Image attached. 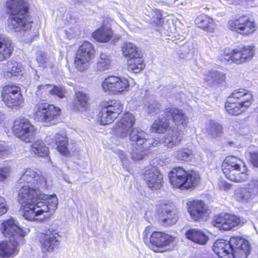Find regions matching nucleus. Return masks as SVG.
I'll return each instance as SVG.
<instances>
[{"instance_id": "37", "label": "nucleus", "mask_w": 258, "mask_h": 258, "mask_svg": "<svg viewBox=\"0 0 258 258\" xmlns=\"http://www.w3.org/2000/svg\"><path fill=\"white\" fill-rule=\"evenodd\" d=\"M5 77L6 78H11L13 76L20 75L22 72V67L20 64L16 62L9 61L4 68Z\"/></svg>"}, {"instance_id": "50", "label": "nucleus", "mask_w": 258, "mask_h": 258, "mask_svg": "<svg viewBox=\"0 0 258 258\" xmlns=\"http://www.w3.org/2000/svg\"><path fill=\"white\" fill-rule=\"evenodd\" d=\"M247 186H249L250 189L252 190L255 196L258 197V178L251 179L247 184Z\"/></svg>"}, {"instance_id": "17", "label": "nucleus", "mask_w": 258, "mask_h": 258, "mask_svg": "<svg viewBox=\"0 0 258 258\" xmlns=\"http://www.w3.org/2000/svg\"><path fill=\"white\" fill-rule=\"evenodd\" d=\"M136 122V117L130 112H125L122 118L116 123L113 129V134L117 137L124 138L134 128L133 126Z\"/></svg>"}, {"instance_id": "10", "label": "nucleus", "mask_w": 258, "mask_h": 258, "mask_svg": "<svg viewBox=\"0 0 258 258\" xmlns=\"http://www.w3.org/2000/svg\"><path fill=\"white\" fill-rule=\"evenodd\" d=\"M144 241L148 246L158 248H165L173 244L175 238L166 233L154 231L150 232V228L146 227L144 231Z\"/></svg>"}, {"instance_id": "31", "label": "nucleus", "mask_w": 258, "mask_h": 258, "mask_svg": "<svg viewBox=\"0 0 258 258\" xmlns=\"http://www.w3.org/2000/svg\"><path fill=\"white\" fill-rule=\"evenodd\" d=\"M54 140L58 151L63 155H69L70 152L68 149V140L66 134L61 132L57 133L55 135Z\"/></svg>"}, {"instance_id": "55", "label": "nucleus", "mask_w": 258, "mask_h": 258, "mask_svg": "<svg viewBox=\"0 0 258 258\" xmlns=\"http://www.w3.org/2000/svg\"><path fill=\"white\" fill-rule=\"evenodd\" d=\"M117 154L119 156V158L122 161V163L125 162L126 159V156L125 154L122 151L120 150H118L117 152Z\"/></svg>"}, {"instance_id": "36", "label": "nucleus", "mask_w": 258, "mask_h": 258, "mask_svg": "<svg viewBox=\"0 0 258 258\" xmlns=\"http://www.w3.org/2000/svg\"><path fill=\"white\" fill-rule=\"evenodd\" d=\"M182 139V136L181 133L175 131L169 133L166 137L162 139V141L168 148H173L179 145Z\"/></svg>"}, {"instance_id": "6", "label": "nucleus", "mask_w": 258, "mask_h": 258, "mask_svg": "<svg viewBox=\"0 0 258 258\" xmlns=\"http://www.w3.org/2000/svg\"><path fill=\"white\" fill-rule=\"evenodd\" d=\"M130 140L139 148H134L131 152L132 159L136 161L142 159L146 152L154 146L153 140L150 136L138 127H134L131 132Z\"/></svg>"}, {"instance_id": "53", "label": "nucleus", "mask_w": 258, "mask_h": 258, "mask_svg": "<svg viewBox=\"0 0 258 258\" xmlns=\"http://www.w3.org/2000/svg\"><path fill=\"white\" fill-rule=\"evenodd\" d=\"M250 159L253 165L258 167V152H254L251 153Z\"/></svg>"}, {"instance_id": "42", "label": "nucleus", "mask_w": 258, "mask_h": 258, "mask_svg": "<svg viewBox=\"0 0 258 258\" xmlns=\"http://www.w3.org/2000/svg\"><path fill=\"white\" fill-rule=\"evenodd\" d=\"M144 109L148 114L155 115L160 112L161 105L157 100L150 98L145 103Z\"/></svg>"}, {"instance_id": "33", "label": "nucleus", "mask_w": 258, "mask_h": 258, "mask_svg": "<svg viewBox=\"0 0 258 258\" xmlns=\"http://www.w3.org/2000/svg\"><path fill=\"white\" fill-rule=\"evenodd\" d=\"M88 99L89 97L86 93L80 91L76 92L73 103L74 108L78 111L85 110L88 105Z\"/></svg>"}, {"instance_id": "39", "label": "nucleus", "mask_w": 258, "mask_h": 258, "mask_svg": "<svg viewBox=\"0 0 258 258\" xmlns=\"http://www.w3.org/2000/svg\"><path fill=\"white\" fill-rule=\"evenodd\" d=\"M173 156L177 160L184 162L190 161L194 157L192 150L187 148L178 149L173 152Z\"/></svg>"}, {"instance_id": "61", "label": "nucleus", "mask_w": 258, "mask_h": 258, "mask_svg": "<svg viewBox=\"0 0 258 258\" xmlns=\"http://www.w3.org/2000/svg\"><path fill=\"white\" fill-rule=\"evenodd\" d=\"M39 78V76L38 75H36V79H38Z\"/></svg>"}, {"instance_id": "57", "label": "nucleus", "mask_w": 258, "mask_h": 258, "mask_svg": "<svg viewBox=\"0 0 258 258\" xmlns=\"http://www.w3.org/2000/svg\"><path fill=\"white\" fill-rule=\"evenodd\" d=\"M6 150L5 149V148L0 146V158L2 157L3 155L6 154Z\"/></svg>"}, {"instance_id": "45", "label": "nucleus", "mask_w": 258, "mask_h": 258, "mask_svg": "<svg viewBox=\"0 0 258 258\" xmlns=\"http://www.w3.org/2000/svg\"><path fill=\"white\" fill-rule=\"evenodd\" d=\"M111 59L107 54L101 53L100 60L97 63L96 68L98 71H104L108 70L111 65Z\"/></svg>"}, {"instance_id": "22", "label": "nucleus", "mask_w": 258, "mask_h": 258, "mask_svg": "<svg viewBox=\"0 0 258 258\" xmlns=\"http://www.w3.org/2000/svg\"><path fill=\"white\" fill-rule=\"evenodd\" d=\"M159 220L164 226L174 224L177 220V215L175 209L171 206L163 205L159 210Z\"/></svg>"}, {"instance_id": "9", "label": "nucleus", "mask_w": 258, "mask_h": 258, "mask_svg": "<svg viewBox=\"0 0 258 258\" xmlns=\"http://www.w3.org/2000/svg\"><path fill=\"white\" fill-rule=\"evenodd\" d=\"M61 113L59 108L46 102H39L33 109L35 119L49 123L55 119Z\"/></svg>"}, {"instance_id": "27", "label": "nucleus", "mask_w": 258, "mask_h": 258, "mask_svg": "<svg viewBox=\"0 0 258 258\" xmlns=\"http://www.w3.org/2000/svg\"><path fill=\"white\" fill-rule=\"evenodd\" d=\"M214 251L220 257L231 258L232 249H230L228 241L224 239L216 240L213 244Z\"/></svg>"}, {"instance_id": "19", "label": "nucleus", "mask_w": 258, "mask_h": 258, "mask_svg": "<svg viewBox=\"0 0 258 258\" xmlns=\"http://www.w3.org/2000/svg\"><path fill=\"white\" fill-rule=\"evenodd\" d=\"M143 179L152 190L160 189L163 184V175L156 166L151 165L145 168Z\"/></svg>"}, {"instance_id": "1", "label": "nucleus", "mask_w": 258, "mask_h": 258, "mask_svg": "<svg viewBox=\"0 0 258 258\" xmlns=\"http://www.w3.org/2000/svg\"><path fill=\"white\" fill-rule=\"evenodd\" d=\"M18 181L20 184H26L18 194L24 218L39 221L49 218L57 209L58 200L55 195L43 194L47 188L46 178L35 170L27 168Z\"/></svg>"}, {"instance_id": "58", "label": "nucleus", "mask_w": 258, "mask_h": 258, "mask_svg": "<svg viewBox=\"0 0 258 258\" xmlns=\"http://www.w3.org/2000/svg\"><path fill=\"white\" fill-rule=\"evenodd\" d=\"M5 118L4 115L2 112H0V125L4 120Z\"/></svg>"}, {"instance_id": "54", "label": "nucleus", "mask_w": 258, "mask_h": 258, "mask_svg": "<svg viewBox=\"0 0 258 258\" xmlns=\"http://www.w3.org/2000/svg\"><path fill=\"white\" fill-rule=\"evenodd\" d=\"M220 187L223 189L227 190L231 188V185L226 181H221L220 184Z\"/></svg>"}, {"instance_id": "47", "label": "nucleus", "mask_w": 258, "mask_h": 258, "mask_svg": "<svg viewBox=\"0 0 258 258\" xmlns=\"http://www.w3.org/2000/svg\"><path fill=\"white\" fill-rule=\"evenodd\" d=\"M36 60L40 67H42L43 68L51 67V63L45 53L42 52L38 54Z\"/></svg>"}, {"instance_id": "23", "label": "nucleus", "mask_w": 258, "mask_h": 258, "mask_svg": "<svg viewBox=\"0 0 258 258\" xmlns=\"http://www.w3.org/2000/svg\"><path fill=\"white\" fill-rule=\"evenodd\" d=\"M228 244L230 245V249H237V245L240 244V247H243V250H240L239 253H232L231 254V258H246L249 253V244L247 241L244 239L238 237L234 236L230 238L228 241Z\"/></svg>"}, {"instance_id": "28", "label": "nucleus", "mask_w": 258, "mask_h": 258, "mask_svg": "<svg viewBox=\"0 0 258 258\" xmlns=\"http://www.w3.org/2000/svg\"><path fill=\"white\" fill-rule=\"evenodd\" d=\"M225 75L217 71H208L204 73V80L207 85L215 87L225 81Z\"/></svg>"}, {"instance_id": "7", "label": "nucleus", "mask_w": 258, "mask_h": 258, "mask_svg": "<svg viewBox=\"0 0 258 258\" xmlns=\"http://www.w3.org/2000/svg\"><path fill=\"white\" fill-rule=\"evenodd\" d=\"M94 54L95 50L92 44L88 41H84L74 56L75 68L80 72H85L89 68Z\"/></svg>"}, {"instance_id": "49", "label": "nucleus", "mask_w": 258, "mask_h": 258, "mask_svg": "<svg viewBox=\"0 0 258 258\" xmlns=\"http://www.w3.org/2000/svg\"><path fill=\"white\" fill-rule=\"evenodd\" d=\"M152 16V21L157 25H160L162 23V15L161 11L157 9L153 10Z\"/></svg>"}, {"instance_id": "21", "label": "nucleus", "mask_w": 258, "mask_h": 258, "mask_svg": "<svg viewBox=\"0 0 258 258\" xmlns=\"http://www.w3.org/2000/svg\"><path fill=\"white\" fill-rule=\"evenodd\" d=\"M241 220L239 217L227 213H222L216 216L213 225L220 230H229L238 225Z\"/></svg>"}, {"instance_id": "30", "label": "nucleus", "mask_w": 258, "mask_h": 258, "mask_svg": "<svg viewBox=\"0 0 258 258\" xmlns=\"http://www.w3.org/2000/svg\"><path fill=\"white\" fill-rule=\"evenodd\" d=\"M13 51L11 40L9 38L0 36V61L10 57Z\"/></svg>"}, {"instance_id": "52", "label": "nucleus", "mask_w": 258, "mask_h": 258, "mask_svg": "<svg viewBox=\"0 0 258 258\" xmlns=\"http://www.w3.org/2000/svg\"><path fill=\"white\" fill-rule=\"evenodd\" d=\"M10 175V170L7 167L0 168V181H5Z\"/></svg>"}, {"instance_id": "44", "label": "nucleus", "mask_w": 258, "mask_h": 258, "mask_svg": "<svg viewBox=\"0 0 258 258\" xmlns=\"http://www.w3.org/2000/svg\"><path fill=\"white\" fill-rule=\"evenodd\" d=\"M69 20H67L68 24L73 25L68 29L66 30L64 33L66 37L69 39H71L77 35L80 32L79 27L76 24V20L74 18L70 16Z\"/></svg>"}, {"instance_id": "14", "label": "nucleus", "mask_w": 258, "mask_h": 258, "mask_svg": "<svg viewBox=\"0 0 258 258\" xmlns=\"http://www.w3.org/2000/svg\"><path fill=\"white\" fill-rule=\"evenodd\" d=\"M229 28L238 33L247 35L255 30L254 22L245 15L236 16L228 22Z\"/></svg>"}, {"instance_id": "35", "label": "nucleus", "mask_w": 258, "mask_h": 258, "mask_svg": "<svg viewBox=\"0 0 258 258\" xmlns=\"http://www.w3.org/2000/svg\"><path fill=\"white\" fill-rule=\"evenodd\" d=\"M187 238L195 243L201 245L205 244L208 240V237L201 231L191 229L186 233Z\"/></svg>"}, {"instance_id": "46", "label": "nucleus", "mask_w": 258, "mask_h": 258, "mask_svg": "<svg viewBox=\"0 0 258 258\" xmlns=\"http://www.w3.org/2000/svg\"><path fill=\"white\" fill-rule=\"evenodd\" d=\"M52 85L50 84L38 85L36 95L38 97H42L43 95L50 94L52 92Z\"/></svg>"}, {"instance_id": "15", "label": "nucleus", "mask_w": 258, "mask_h": 258, "mask_svg": "<svg viewBox=\"0 0 258 258\" xmlns=\"http://www.w3.org/2000/svg\"><path fill=\"white\" fill-rule=\"evenodd\" d=\"M2 96L3 101L9 107H20L23 103L24 100L20 88L15 85L4 87L2 90Z\"/></svg>"}, {"instance_id": "8", "label": "nucleus", "mask_w": 258, "mask_h": 258, "mask_svg": "<svg viewBox=\"0 0 258 258\" xmlns=\"http://www.w3.org/2000/svg\"><path fill=\"white\" fill-rule=\"evenodd\" d=\"M255 53V48L253 45L244 46L230 51L225 49L221 61L232 62L240 64L252 59Z\"/></svg>"}, {"instance_id": "40", "label": "nucleus", "mask_w": 258, "mask_h": 258, "mask_svg": "<svg viewBox=\"0 0 258 258\" xmlns=\"http://www.w3.org/2000/svg\"><path fill=\"white\" fill-rule=\"evenodd\" d=\"M205 130L207 134L216 138L222 134V126L217 122L209 120L206 125Z\"/></svg>"}, {"instance_id": "34", "label": "nucleus", "mask_w": 258, "mask_h": 258, "mask_svg": "<svg viewBox=\"0 0 258 258\" xmlns=\"http://www.w3.org/2000/svg\"><path fill=\"white\" fill-rule=\"evenodd\" d=\"M196 24L199 27L207 32L214 31L215 25L213 20L206 15H202L197 17L195 20Z\"/></svg>"}, {"instance_id": "43", "label": "nucleus", "mask_w": 258, "mask_h": 258, "mask_svg": "<svg viewBox=\"0 0 258 258\" xmlns=\"http://www.w3.org/2000/svg\"><path fill=\"white\" fill-rule=\"evenodd\" d=\"M122 51L123 55L130 59L140 56L137 46L130 42H126L123 44Z\"/></svg>"}, {"instance_id": "51", "label": "nucleus", "mask_w": 258, "mask_h": 258, "mask_svg": "<svg viewBox=\"0 0 258 258\" xmlns=\"http://www.w3.org/2000/svg\"><path fill=\"white\" fill-rule=\"evenodd\" d=\"M8 207L5 198L0 196V216H2L7 212Z\"/></svg>"}, {"instance_id": "18", "label": "nucleus", "mask_w": 258, "mask_h": 258, "mask_svg": "<svg viewBox=\"0 0 258 258\" xmlns=\"http://www.w3.org/2000/svg\"><path fill=\"white\" fill-rule=\"evenodd\" d=\"M60 235L55 231L48 230L39 235L41 251L43 253L52 252L59 245Z\"/></svg>"}, {"instance_id": "12", "label": "nucleus", "mask_w": 258, "mask_h": 258, "mask_svg": "<svg viewBox=\"0 0 258 258\" xmlns=\"http://www.w3.org/2000/svg\"><path fill=\"white\" fill-rule=\"evenodd\" d=\"M3 234L17 243H24L25 232L19 226L18 222L11 218L4 221L1 226Z\"/></svg>"}, {"instance_id": "60", "label": "nucleus", "mask_w": 258, "mask_h": 258, "mask_svg": "<svg viewBox=\"0 0 258 258\" xmlns=\"http://www.w3.org/2000/svg\"><path fill=\"white\" fill-rule=\"evenodd\" d=\"M64 179H65V180L66 181V182H68V183H71V181H70L69 180L67 179H66V178H64Z\"/></svg>"}, {"instance_id": "5", "label": "nucleus", "mask_w": 258, "mask_h": 258, "mask_svg": "<svg viewBox=\"0 0 258 258\" xmlns=\"http://www.w3.org/2000/svg\"><path fill=\"white\" fill-rule=\"evenodd\" d=\"M222 171L227 178L234 182H243L248 178L244 162L235 156L226 158L222 164Z\"/></svg>"}, {"instance_id": "13", "label": "nucleus", "mask_w": 258, "mask_h": 258, "mask_svg": "<svg viewBox=\"0 0 258 258\" xmlns=\"http://www.w3.org/2000/svg\"><path fill=\"white\" fill-rule=\"evenodd\" d=\"M14 135L26 143L30 142L36 134V128L24 117L16 120L13 125Z\"/></svg>"}, {"instance_id": "16", "label": "nucleus", "mask_w": 258, "mask_h": 258, "mask_svg": "<svg viewBox=\"0 0 258 258\" xmlns=\"http://www.w3.org/2000/svg\"><path fill=\"white\" fill-rule=\"evenodd\" d=\"M102 87L105 92L113 94L127 92L130 86L127 79L115 76H110L106 78L102 83Z\"/></svg>"}, {"instance_id": "38", "label": "nucleus", "mask_w": 258, "mask_h": 258, "mask_svg": "<svg viewBox=\"0 0 258 258\" xmlns=\"http://www.w3.org/2000/svg\"><path fill=\"white\" fill-rule=\"evenodd\" d=\"M145 68L143 59L140 56L130 59L127 61V69L130 72L139 73Z\"/></svg>"}, {"instance_id": "2", "label": "nucleus", "mask_w": 258, "mask_h": 258, "mask_svg": "<svg viewBox=\"0 0 258 258\" xmlns=\"http://www.w3.org/2000/svg\"><path fill=\"white\" fill-rule=\"evenodd\" d=\"M10 17L8 19L10 28L15 32L27 31L31 28V21L28 15L27 4L23 0H10L6 4Z\"/></svg>"}, {"instance_id": "3", "label": "nucleus", "mask_w": 258, "mask_h": 258, "mask_svg": "<svg viewBox=\"0 0 258 258\" xmlns=\"http://www.w3.org/2000/svg\"><path fill=\"white\" fill-rule=\"evenodd\" d=\"M252 100V95L247 90L242 88L234 90L227 99L226 110L232 115L240 114L250 106Z\"/></svg>"}, {"instance_id": "41", "label": "nucleus", "mask_w": 258, "mask_h": 258, "mask_svg": "<svg viewBox=\"0 0 258 258\" xmlns=\"http://www.w3.org/2000/svg\"><path fill=\"white\" fill-rule=\"evenodd\" d=\"M169 125L168 120L163 117L155 120L151 126V131L157 133H163Z\"/></svg>"}, {"instance_id": "29", "label": "nucleus", "mask_w": 258, "mask_h": 258, "mask_svg": "<svg viewBox=\"0 0 258 258\" xmlns=\"http://www.w3.org/2000/svg\"><path fill=\"white\" fill-rule=\"evenodd\" d=\"M113 33L109 26L103 25L92 34L93 38L100 42H107L111 40Z\"/></svg>"}, {"instance_id": "48", "label": "nucleus", "mask_w": 258, "mask_h": 258, "mask_svg": "<svg viewBox=\"0 0 258 258\" xmlns=\"http://www.w3.org/2000/svg\"><path fill=\"white\" fill-rule=\"evenodd\" d=\"M51 89L52 92L50 94L56 95L61 98L65 97L67 90L64 87L52 85Z\"/></svg>"}, {"instance_id": "59", "label": "nucleus", "mask_w": 258, "mask_h": 258, "mask_svg": "<svg viewBox=\"0 0 258 258\" xmlns=\"http://www.w3.org/2000/svg\"><path fill=\"white\" fill-rule=\"evenodd\" d=\"M121 19L122 21L124 22L126 24L128 27L132 29V28L131 26H128V23L125 21V20L124 18H122Z\"/></svg>"}, {"instance_id": "24", "label": "nucleus", "mask_w": 258, "mask_h": 258, "mask_svg": "<svg viewBox=\"0 0 258 258\" xmlns=\"http://www.w3.org/2000/svg\"><path fill=\"white\" fill-rule=\"evenodd\" d=\"M233 197L235 200L243 204H251L257 198L249 186L235 189Z\"/></svg>"}, {"instance_id": "20", "label": "nucleus", "mask_w": 258, "mask_h": 258, "mask_svg": "<svg viewBox=\"0 0 258 258\" xmlns=\"http://www.w3.org/2000/svg\"><path fill=\"white\" fill-rule=\"evenodd\" d=\"M188 211L191 217L195 221L207 220L209 212L208 206L201 200H194L187 203Z\"/></svg>"}, {"instance_id": "25", "label": "nucleus", "mask_w": 258, "mask_h": 258, "mask_svg": "<svg viewBox=\"0 0 258 258\" xmlns=\"http://www.w3.org/2000/svg\"><path fill=\"white\" fill-rule=\"evenodd\" d=\"M164 113L166 116L171 117L172 120L176 125L186 126L187 125L188 118L182 110L170 106L165 109Z\"/></svg>"}, {"instance_id": "56", "label": "nucleus", "mask_w": 258, "mask_h": 258, "mask_svg": "<svg viewBox=\"0 0 258 258\" xmlns=\"http://www.w3.org/2000/svg\"><path fill=\"white\" fill-rule=\"evenodd\" d=\"M237 248H234L235 249L233 250L232 249V252L231 253H239V252L240 251V250H244V248L243 247H240V244H238V245H237Z\"/></svg>"}, {"instance_id": "32", "label": "nucleus", "mask_w": 258, "mask_h": 258, "mask_svg": "<svg viewBox=\"0 0 258 258\" xmlns=\"http://www.w3.org/2000/svg\"><path fill=\"white\" fill-rule=\"evenodd\" d=\"M30 152L37 156L45 157L49 154V149L45 143L41 140H37L31 145Z\"/></svg>"}, {"instance_id": "4", "label": "nucleus", "mask_w": 258, "mask_h": 258, "mask_svg": "<svg viewBox=\"0 0 258 258\" xmlns=\"http://www.w3.org/2000/svg\"><path fill=\"white\" fill-rule=\"evenodd\" d=\"M171 184L178 188L191 189L197 186L200 182L199 174L194 171H187L182 167H177L169 173Z\"/></svg>"}, {"instance_id": "11", "label": "nucleus", "mask_w": 258, "mask_h": 258, "mask_svg": "<svg viewBox=\"0 0 258 258\" xmlns=\"http://www.w3.org/2000/svg\"><path fill=\"white\" fill-rule=\"evenodd\" d=\"M100 113V121L102 125L112 123L122 111L123 106L120 100H111L103 103Z\"/></svg>"}, {"instance_id": "26", "label": "nucleus", "mask_w": 258, "mask_h": 258, "mask_svg": "<svg viewBox=\"0 0 258 258\" xmlns=\"http://www.w3.org/2000/svg\"><path fill=\"white\" fill-rule=\"evenodd\" d=\"M22 243H17L13 239L2 241L0 243V256L8 258L14 256L18 253V245Z\"/></svg>"}]
</instances>
